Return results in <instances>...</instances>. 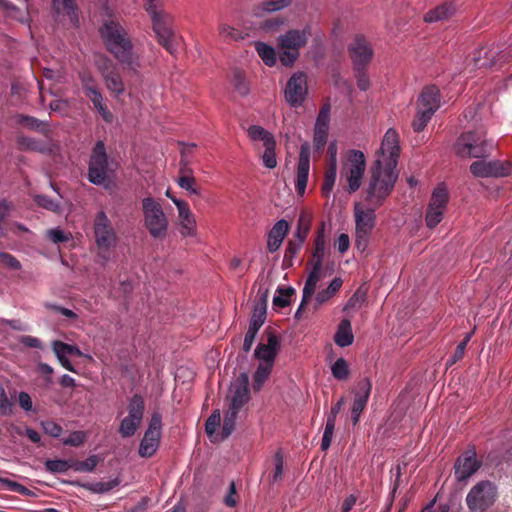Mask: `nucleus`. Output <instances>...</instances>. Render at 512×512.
Segmentation results:
<instances>
[{
    "label": "nucleus",
    "mask_w": 512,
    "mask_h": 512,
    "mask_svg": "<svg viewBox=\"0 0 512 512\" xmlns=\"http://www.w3.org/2000/svg\"><path fill=\"white\" fill-rule=\"evenodd\" d=\"M99 463L97 455H91L83 461H74L73 469L77 472H92Z\"/></svg>",
    "instance_id": "56"
},
{
    "label": "nucleus",
    "mask_w": 512,
    "mask_h": 512,
    "mask_svg": "<svg viewBox=\"0 0 512 512\" xmlns=\"http://www.w3.org/2000/svg\"><path fill=\"white\" fill-rule=\"evenodd\" d=\"M0 9L7 11L9 17L17 20L20 23H29L28 13L21 11L16 5H14L9 0H0Z\"/></svg>",
    "instance_id": "39"
},
{
    "label": "nucleus",
    "mask_w": 512,
    "mask_h": 512,
    "mask_svg": "<svg viewBox=\"0 0 512 512\" xmlns=\"http://www.w3.org/2000/svg\"><path fill=\"white\" fill-rule=\"evenodd\" d=\"M308 267H311V271L306 279L304 288H303V295H302V301L299 305V308L297 309L295 313L296 318H300V313L306 303L310 300V298L315 293V289L317 286V283L323 276V266H320L319 264H308Z\"/></svg>",
    "instance_id": "23"
},
{
    "label": "nucleus",
    "mask_w": 512,
    "mask_h": 512,
    "mask_svg": "<svg viewBox=\"0 0 512 512\" xmlns=\"http://www.w3.org/2000/svg\"><path fill=\"white\" fill-rule=\"evenodd\" d=\"M35 202L42 208H45L52 212H58L60 210V204L54 199L46 195H37Z\"/></svg>",
    "instance_id": "61"
},
{
    "label": "nucleus",
    "mask_w": 512,
    "mask_h": 512,
    "mask_svg": "<svg viewBox=\"0 0 512 512\" xmlns=\"http://www.w3.org/2000/svg\"><path fill=\"white\" fill-rule=\"evenodd\" d=\"M99 34L106 50L119 63L133 72L141 68L140 55L135 51L129 31L120 18L108 14L99 27Z\"/></svg>",
    "instance_id": "2"
},
{
    "label": "nucleus",
    "mask_w": 512,
    "mask_h": 512,
    "mask_svg": "<svg viewBox=\"0 0 512 512\" xmlns=\"http://www.w3.org/2000/svg\"><path fill=\"white\" fill-rule=\"evenodd\" d=\"M280 348L278 336L273 332H267V343H259L255 349L254 356L262 363L274 364L277 352Z\"/></svg>",
    "instance_id": "21"
},
{
    "label": "nucleus",
    "mask_w": 512,
    "mask_h": 512,
    "mask_svg": "<svg viewBox=\"0 0 512 512\" xmlns=\"http://www.w3.org/2000/svg\"><path fill=\"white\" fill-rule=\"evenodd\" d=\"M372 384L368 378H363L357 383V390L354 391V425L357 424L359 414L365 409L371 393Z\"/></svg>",
    "instance_id": "24"
},
{
    "label": "nucleus",
    "mask_w": 512,
    "mask_h": 512,
    "mask_svg": "<svg viewBox=\"0 0 512 512\" xmlns=\"http://www.w3.org/2000/svg\"><path fill=\"white\" fill-rule=\"evenodd\" d=\"M374 56L371 42L362 34L354 35V79L361 91L370 87L368 68Z\"/></svg>",
    "instance_id": "6"
},
{
    "label": "nucleus",
    "mask_w": 512,
    "mask_h": 512,
    "mask_svg": "<svg viewBox=\"0 0 512 512\" xmlns=\"http://www.w3.org/2000/svg\"><path fill=\"white\" fill-rule=\"evenodd\" d=\"M230 393L229 408L240 411L250 400L249 377L246 373H241L238 376L230 387Z\"/></svg>",
    "instance_id": "19"
},
{
    "label": "nucleus",
    "mask_w": 512,
    "mask_h": 512,
    "mask_svg": "<svg viewBox=\"0 0 512 512\" xmlns=\"http://www.w3.org/2000/svg\"><path fill=\"white\" fill-rule=\"evenodd\" d=\"M332 374L338 380H343L348 377V365L343 358H339L332 366Z\"/></svg>",
    "instance_id": "60"
},
{
    "label": "nucleus",
    "mask_w": 512,
    "mask_h": 512,
    "mask_svg": "<svg viewBox=\"0 0 512 512\" xmlns=\"http://www.w3.org/2000/svg\"><path fill=\"white\" fill-rule=\"evenodd\" d=\"M219 36L225 41H239L245 38V35L239 29L230 26L224 21L220 20L218 24Z\"/></svg>",
    "instance_id": "37"
},
{
    "label": "nucleus",
    "mask_w": 512,
    "mask_h": 512,
    "mask_svg": "<svg viewBox=\"0 0 512 512\" xmlns=\"http://www.w3.org/2000/svg\"><path fill=\"white\" fill-rule=\"evenodd\" d=\"M394 187L389 179L378 181L375 176L367 178L361 191L360 201L354 203L356 247L359 251L364 252L367 248L375 227V211L385 203Z\"/></svg>",
    "instance_id": "1"
},
{
    "label": "nucleus",
    "mask_w": 512,
    "mask_h": 512,
    "mask_svg": "<svg viewBox=\"0 0 512 512\" xmlns=\"http://www.w3.org/2000/svg\"><path fill=\"white\" fill-rule=\"evenodd\" d=\"M240 411L229 408L225 414L220 440L228 438L235 429L236 420Z\"/></svg>",
    "instance_id": "45"
},
{
    "label": "nucleus",
    "mask_w": 512,
    "mask_h": 512,
    "mask_svg": "<svg viewBox=\"0 0 512 512\" xmlns=\"http://www.w3.org/2000/svg\"><path fill=\"white\" fill-rule=\"evenodd\" d=\"M471 339V334H467L464 339L457 345L453 355L448 360V364L451 366L461 360L464 356L467 344Z\"/></svg>",
    "instance_id": "59"
},
{
    "label": "nucleus",
    "mask_w": 512,
    "mask_h": 512,
    "mask_svg": "<svg viewBox=\"0 0 512 512\" xmlns=\"http://www.w3.org/2000/svg\"><path fill=\"white\" fill-rule=\"evenodd\" d=\"M14 403L9 399L6 389L0 385V415L9 416L13 413Z\"/></svg>",
    "instance_id": "57"
},
{
    "label": "nucleus",
    "mask_w": 512,
    "mask_h": 512,
    "mask_svg": "<svg viewBox=\"0 0 512 512\" xmlns=\"http://www.w3.org/2000/svg\"><path fill=\"white\" fill-rule=\"evenodd\" d=\"M449 201V194L444 185H438L432 193L429 206L445 209Z\"/></svg>",
    "instance_id": "44"
},
{
    "label": "nucleus",
    "mask_w": 512,
    "mask_h": 512,
    "mask_svg": "<svg viewBox=\"0 0 512 512\" xmlns=\"http://www.w3.org/2000/svg\"><path fill=\"white\" fill-rule=\"evenodd\" d=\"M16 143L21 151H35L42 154H51L53 152L50 145L24 135L17 136Z\"/></svg>",
    "instance_id": "30"
},
{
    "label": "nucleus",
    "mask_w": 512,
    "mask_h": 512,
    "mask_svg": "<svg viewBox=\"0 0 512 512\" xmlns=\"http://www.w3.org/2000/svg\"><path fill=\"white\" fill-rule=\"evenodd\" d=\"M177 207L180 224L181 234L184 236H192L195 234V219L190 211L189 205L184 200H174Z\"/></svg>",
    "instance_id": "26"
},
{
    "label": "nucleus",
    "mask_w": 512,
    "mask_h": 512,
    "mask_svg": "<svg viewBox=\"0 0 512 512\" xmlns=\"http://www.w3.org/2000/svg\"><path fill=\"white\" fill-rule=\"evenodd\" d=\"M496 497V486L490 481H480L468 492L466 504L472 512H485L494 504Z\"/></svg>",
    "instance_id": "11"
},
{
    "label": "nucleus",
    "mask_w": 512,
    "mask_h": 512,
    "mask_svg": "<svg viewBox=\"0 0 512 512\" xmlns=\"http://www.w3.org/2000/svg\"><path fill=\"white\" fill-rule=\"evenodd\" d=\"M98 71L103 78L106 88L119 97L125 91V85L117 65L109 58L105 57L97 65Z\"/></svg>",
    "instance_id": "13"
},
{
    "label": "nucleus",
    "mask_w": 512,
    "mask_h": 512,
    "mask_svg": "<svg viewBox=\"0 0 512 512\" xmlns=\"http://www.w3.org/2000/svg\"><path fill=\"white\" fill-rule=\"evenodd\" d=\"M440 107V91L435 85L426 86L423 88L417 101L418 110L432 109L433 114Z\"/></svg>",
    "instance_id": "25"
},
{
    "label": "nucleus",
    "mask_w": 512,
    "mask_h": 512,
    "mask_svg": "<svg viewBox=\"0 0 512 512\" xmlns=\"http://www.w3.org/2000/svg\"><path fill=\"white\" fill-rule=\"evenodd\" d=\"M307 92V77L305 73L296 72L287 81L284 96L290 106L299 107L305 101Z\"/></svg>",
    "instance_id": "14"
},
{
    "label": "nucleus",
    "mask_w": 512,
    "mask_h": 512,
    "mask_svg": "<svg viewBox=\"0 0 512 512\" xmlns=\"http://www.w3.org/2000/svg\"><path fill=\"white\" fill-rule=\"evenodd\" d=\"M110 168L105 144L102 140L95 143L89 160L88 180L94 185H102L108 179Z\"/></svg>",
    "instance_id": "10"
},
{
    "label": "nucleus",
    "mask_w": 512,
    "mask_h": 512,
    "mask_svg": "<svg viewBox=\"0 0 512 512\" xmlns=\"http://www.w3.org/2000/svg\"><path fill=\"white\" fill-rule=\"evenodd\" d=\"M247 134L252 141H262L264 146L267 143L276 141L272 133L258 125H251L247 130Z\"/></svg>",
    "instance_id": "43"
},
{
    "label": "nucleus",
    "mask_w": 512,
    "mask_h": 512,
    "mask_svg": "<svg viewBox=\"0 0 512 512\" xmlns=\"http://www.w3.org/2000/svg\"><path fill=\"white\" fill-rule=\"evenodd\" d=\"M52 349L55 354H63L65 356L82 357V351L75 345L67 344L62 341L56 340L52 343Z\"/></svg>",
    "instance_id": "47"
},
{
    "label": "nucleus",
    "mask_w": 512,
    "mask_h": 512,
    "mask_svg": "<svg viewBox=\"0 0 512 512\" xmlns=\"http://www.w3.org/2000/svg\"><path fill=\"white\" fill-rule=\"evenodd\" d=\"M273 365L270 363H260L253 376V388L259 391L266 380L269 378Z\"/></svg>",
    "instance_id": "42"
},
{
    "label": "nucleus",
    "mask_w": 512,
    "mask_h": 512,
    "mask_svg": "<svg viewBox=\"0 0 512 512\" xmlns=\"http://www.w3.org/2000/svg\"><path fill=\"white\" fill-rule=\"evenodd\" d=\"M365 170L366 159L364 153L354 150V192L361 187Z\"/></svg>",
    "instance_id": "36"
},
{
    "label": "nucleus",
    "mask_w": 512,
    "mask_h": 512,
    "mask_svg": "<svg viewBox=\"0 0 512 512\" xmlns=\"http://www.w3.org/2000/svg\"><path fill=\"white\" fill-rule=\"evenodd\" d=\"M177 184L190 195L199 196L200 190L195 177L192 175V170L187 163L180 167V176L178 177Z\"/></svg>",
    "instance_id": "31"
},
{
    "label": "nucleus",
    "mask_w": 512,
    "mask_h": 512,
    "mask_svg": "<svg viewBox=\"0 0 512 512\" xmlns=\"http://www.w3.org/2000/svg\"><path fill=\"white\" fill-rule=\"evenodd\" d=\"M336 180V163H330L325 171L324 181L322 184V194L328 197L332 191Z\"/></svg>",
    "instance_id": "49"
},
{
    "label": "nucleus",
    "mask_w": 512,
    "mask_h": 512,
    "mask_svg": "<svg viewBox=\"0 0 512 512\" xmlns=\"http://www.w3.org/2000/svg\"><path fill=\"white\" fill-rule=\"evenodd\" d=\"M264 147L265 151L262 155L263 164L265 167L273 169L277 166L276 141L267 143V145H265Z\"/></svg>",
    "instance_id": "54"
},
{
    "label": "nucleus",
    "mask_w": 512,
    "mask_h": 512,
    "mask_svg": "<svg viewBox=\"0 0 512 512\" xmlns=\"http://www.w3.org/2000/svg\"><path fill=\"white\" fill-rule=\"evenodd\" d=\"M444 212L445 209L428 205L425 217L426 225L429 228H435L442 221Z\"/></svg>",
    "instance_id": "55"
},
{
    "label": "nucleus",
    "mask_w": 512,
    "mask_h": 512,
    "mask_svg": "<svg viewBox=\"0 0 512 512\" xmlns=\"http://www.w3.org/2000/svg\"><path fill=\"white\" fill-rule=\"evenodd\" d=\"M16 123L28 130L36 131L42 134L48 133V124L36 117L18 114L15 117Z\"/></svg>",
    "instance_id": "33"
},
{
    "label": "nucleus",
    "mask_w": 512,
    "mask_h": 512,
    "mask_svg": "<svg viewBox=\"0 0 512 512\" xmlns=\"http://www.w3.org/2000/svg\"><path fill=\"white\" fill-rule=\"evenodd\" d=\"M310 153V144L308 142L303 143L300 146L295 177V189L300 197H303L306 192L310 171Z\"/></svg>",
    "instance_id": "16"
},
{
    "label": "nucleus",
    "mask_w": 512,
    "mask_h": 512,
    "mask_svg": "<svg viewBox=\"0 0 512 512\" xmlns=\"http://www.w3.org/2000/svg\"><path fill=\"white\" fill-rule=\"evenodd\" d=\"M455 153L462 157H488L493 149V142L474 131L463 133L454 145Z\"/></svg>",
    "instance_id": "9"
},
{
    "label": "nucleus",
    "mask_w": 512,
    "mask_h": 512,
    "mask_svg": "<svg viewBox=\"0 0 512 512\" xmlns=\"http://www.w3.org/2000/svg\"><path fill=\"white\" fill-rule=\"evenodd\" d=\"M308 267H311V271L306 279L304 288H303V295H302V301L299 305V308L297 309L295 313L296 318H300V313L306 303L310 300V298L315 293V289L317 286V283L323 276V266H320L319 264H308Z\"/></svg>",
    "instance_id": "22"
},
{
    "label": "nucleus",
    "mask_w": 512,
    "mask_h": 512,
    "mask_svg": "<svg viewBox=\"0 0 512 512\" xmlns=\"http://www.w3.org/2000/svg\"><path fill=\"white\" fill-rule=\"evenodd\" d=\"M330 121V105L324 104L317 116L315 130H314V146L315 149L320 151L324 148L328 139Z\"/></svg>",
    "instance_id": "20"
},
{
    "label": "nucleus",
    "mask_w": 512,
    "mask_h": 512,
    "mask_svg": "<svg viewBox=\"0 0 512 512\" xmlns=\"http://www.w3.org/2000/svg\"><path fill=\"white\" fill-rule=\"evenodd\" d=\"M145 10L150 15L152 28L158 43L170 54L177 51V37L172 30L170 15L160 9L162 0H143Z\"/></svg>",
    "instance_id": "4"
},
{
    "label": "nucleus",
    "mask_w": 512,
    "mask_h": 512,
    "mask_svg": "<svg viewBox=\"0 0 512 512\" xmlns=\"http://www.w3.org/2000/svg\"><path fill=\"white\" fill-rule=\"evenodd\" d=\"M329 253L326 247V238L324 233V224L317 231V235L314 241V251L311 259L307 262L308 264H319L323 266L326 255Z\"/></svg>",
    "instance_id": "29"
},
{
    "label": "nucleus",
    "mask_w": 512,
    "mask_h": 512,
    "mask_svg": "<svg viewBox=\"0 0 512 512\" xmlns=\"http://www.w3.org/2000/svg\"><path fill=\"white\" fill-rule=\"evenodd\" d=\"M45 468L50 473H65L73 469V462L63 459H49L45 462Z\"/></svg>",
    "instance_id": "48"
},
{
    "label": "nucleus",
    "mask_w": 512,
    "mask_h": 512,
    "mask_svg": "<svg viewBox=\"0 0 512 512\" xmlns=\"http://www.w3.org/2000/svg\"><path fill=\"white\" fill-rule=\"evenodd\" d=\"M342 279L341 278H334L330 285L317 293L316 295V303L317 305H322L325 302H327L330 298H332L341 288L342 286Z\"/></svg>",
    "instance_id": "40"
},
{
    "label": "nucleus",
    "mask_w": 512,
    "mask_h": 512,
    "mask_svg": "<svg viewBox=\"0 0 512 512\" xmlns=\"http://www.w3.org/2000/svg\"><path fill=\"white\" fill-rule=\"evenodd\" d=\"M312 30L309 25L302 29H290L277 38L279 61L285 67H292L300 56V50L306 46Z\"/></svg>",
    "instance_id": "5"
},
{
    "label": "nucleus",
    "mask_w": 512,
    "mask_h": 512,
    "mask_svg": "<svg viewBox=\"0 0 512 512\" xmlns=\"http://www.w3.org/2000/svg\"><path fill=\"white\" fill-rule=\"evenodd\" d=\"M481 467V462L477 460L475 450H467L459 456L455 462V477L458 481H465L470 478Z\"/></svg>",
    "instance_id": "18"
},
{
    "label": "nucleus",
    "mask_w": 512,
    "mask_h": 512,
    "mask_svg": "<svg viewBox=\"0 0 512 512\" xmlns=\"http://www.w3.org/2000/svg\"><path fill=\"white\" fill-rule=\"evenodd\" d=\"M92 102L95 110L102 117L106 123H111L114 119L112 112L108 109L104 103L103 96L99 91H91V94L87 96Z\"/></svg>",
    "instance_id": "34"
},
{
    "label": "nucleus",
    "mask_w": 512,
    "mask_h": 512,
    "mask_svg": "<svg viewBox=\"0 0 512 512\" xmlns=\"http://www.w3.org/2000/svg\"><path fill=\"white\" fill-rule=\"evenodd\" d=\"M119 484L120 480L115 478L107 482H97L90 487V490L94 493H106L117 487Z\"/></svg>",
    "instance_id": "62"
},
{
    "label": "nucleus",
    "mask_w": 512,
    "mask_h": 512,
    "mask_svg": "<svg viewBox=\"0 0 512 512\" xmlns=\"http://www.w3.org/2000/svg\"><path fill=\"white\" fill-rule=\"evenodd\" d=\"M255 49H256L258 55L260 56V58L262 59V61L267 66L272 67L276 64V62H277L276 51L272 46H270L264 42H257L255 44Z\"/></svg>",
    "instance_id": "38"
},
{
    "label": "nucleus",
    "mask_w": 512,
    "mask_h": 512,
    "mask_svg": "<svg viewBox=\"0 0 512 512\" xmlns=\"http://www.w3.org/2000/svg\"><path fill=\"white\" fill-rule=\"evenodd\" d=\"M277 293L278 295H275L273 298V305L278 308H284L290 304V297L295 294V289L293 287H279Z\"/></svg>",
    "instance_id": "52"
},
{
    "label": "nucleus",
    "mask_w": 512,
    "mask_h": 512,
    "mask_svg": "<svg viewBox=\"0 0 512 512\" xmlns=\"http://www.w3.org/2000/svg\"><path fill=\"white\" fill-rule=\"evenodd\" d=\"M141 421L126 416L120 424L119 433L123 438L131 437L139 428Z\"/></svg>",
    "instance_id": "50"
},
{
    "label": "nucleus",
    "mask_w": 512,
    "mask_h": 512,
    "mask_svg": "<svg viewBox=\"0 0 512 512\" xmlns=\"http://www.w3.org/2000/svg\"><path fill=\"white\" fill-rule=\"evenodd\" d=\"M221 423V415L219 410H215L211 413V415L207 418L205 423V432L209 436L212 442L221 441L218 435H216V431Z\"/></svg>",
    "instance_id": "41"
},
{
    "label": "nucleus",
    "mask_w": 512,
    "mask_h": 512,
    "mask_svg": "<svg viewBox=\"0 0 512 512\" xmlns=\"http://www.w3.org/2000/svg\"><path fill=\"white\" fill-rule=\"evenodd\" d=\"M285 22L284 18L281 17H273L270 19H266L260 24V28L266 32H273L279 29Z\"/></svg>",
    "instance_id": "64"
},
{
    "label": "nucleus",
    "mask_w": 512,
    "mask_h": 512,
    "mask_svg": "<svg viewBox=\"0 0 512 512\" xmlns=\"http://www.w3.org/2000/svg\"><path fill=\"white\" fill-rule=\"evenodd\" d=\"M94 236L98 256L104 261H108L111 256V249L116 246L118 238L111 220L104 211H99L95 216Z\"/></svg>",
    "instance_id": "7"
},
{
    "label": "nucleus",
    "mask_w": 512,
    "mask_h": 512,
    "mask_svg": "<svg viewBox=\"0 0 512 512\" xmlns=\"http://www.w3.org/2000/svg\"><path fill=\"white\" fill-rule=\"evenodd\" d=\"M334 341L340 347H346L352 344L351 323L348 318H344L340 322L337 332L334 336Z\"/></svg>",
    "instance_id": "35"
},
{
    "label": "nucleus",
    "mask_w": 512,
    "mask_h": 512,
    "mask_svg": "<svg viewBox=\"0 0 512 512\" xmlns=\"http://www.w3.org/2000/svg\"><path fill=\"white\" fill-rule=\"evenodd\" d=\"M87 438V434L84 431H74L72 432L68 438L63 440L64 445L79 447L81 446Z\"/></svg>",
    "instance_id": "63"
},
{
    "label": "nucleus",
    "mask_w": 512,
    "mask_h": 512,
    "mask_svg": "<svg viewBox=\"0 0 512 512\" xmlns=\"http://www.w3.org/2000/svg\"><path fill=\"white\" fill-rule=\"evenodd\" d=\"M400 153L398 134L394 129H389L382 140L380 154L374 160L369 170V177L375 176L378 181L391 180L395 186L398 179L396 170Z\"/></svg>",
    "instance_id": "3"
},
{
    "label": "nucleus",
    "mask_w": 512,
    "mask_h": 512,
    "mask_svg": "<svg viewBox=\"0 0 512 512\" xmlns=\"http://www.w3.org/2000/svg\"><path fill=\"white\" fill-rule=\"evenodd\" d=\"M161 429L162 417L159 413H154L139 446V455L141 457L149 458L155 454L160 444Z\"/></svg>",
    "instance_id": "12"
},
{
    "label": "nucleus",
    "mask_w": 512,
    "mask_h": 512,
    "mask_svg": "<svg viewBox=\"0 0 512 512\" xmlns=\"http://www.w3.org/2000/svg\"><path fill=\"white\" fill-rule=\"evenodd\" d=\"M232 84L235 91L241 96H246L250 91L249 84L239 69L233 71Z\"/></svg>",
    "instance_id": "51"
},
{
    "label": "nucleus",
    "mask_w": 512,
    "mask_h": 512,
    "mask_svg": "<svg viewBox=\"0 0 512 512\" xmlns=\"http://www.w3.org/2000/svg\"><path fill=\"white\" fill-rule=\"evenodd\" d=\"M142 212L144 216V226L150 236L154 239L164 238L168 230V219L161 204L150 196L145 197L142 200Z\"/></svg>",
    "instance_id": "8"
},
{
    "label": "nucleus",
    "mask_w": 512,
    "mask_h": 512,
    "mask_svg": "<svg viewBox=\"0 0 512 512\" xmlns=\"http://www.w3.org/2000/svg\"><path fill=\"white\" fill-rule=\"evenodd\" d=\"M52 9L57 15H66L74 25L78 23L76 0H52Z\"/></svg>",
    "instance_id": "32"
},
{
    "label": "nucleus",
    "mask_w": 512,
    "mask_h": 512,
    "mask_svg": "<svg viewBox=\"0 0 512 512\" xmlns=\"http://www.w3.org/2000/svg\"><path fill=\"white\" fill-rule=\"evenodd\" d=\"M432 116H433L432 109H427L425 111L417 109L416 117L414 118V120L412 122V127H413L414 131L415 132L423 131L425 129V127L427 126L428 122L431 120Z\"/></svg>",
    "instance_id": "53"
},
{
    "label": "nucleus",
    "mask_w": 512,
    "mask_h": 512,
    "mask_svg": "<svg viewBox=\"0 0 512 512\" xmlns=\"http://www.w3.org/2000/svg\"><path fill=\"white\" fill-rule=\"evenodd\" d=\"M289 231V224L286 220L277 221L268 233L267 249L269 252H276Z\"/></svg>",
    "instance_id": "27"
},
{
    "label": "nucleus",
    "mask_w": 512,
    "mask_h": 512,
    "mask_svg": "<svg viewBox=\"0 0 512 512\" xmlns=\"http://www.w3.org/2000/svg\"><path fill=\"white\" fill-rule=\"evenodd\" d=\"M470 171L475 177H505L510 173V164L499 160L475 161L470 165Z\"/></svg>",
    "instance_id": "17"
},
{
    "label": "nucleus",
    "mask_w": 512,
    "mask_h": 512,
    "mask_svg": "<svg viewBox=\"0 0 512 512\" xmlns=\"http://www.w3.org/2000/svg\"><path fill=\"white\" fill-rule=\"evenodd\" d=\"M267 315V300L266 297H262L253 309V313L249 322L248 331L246 332L243 351L249 352L254 343L255 337L266 320Z\"/></svg>",
    "instance_id": "15"
},
{
    "label": "nucleus",
    "mask_w": 512,
    "mask_h": 512,
    "mask_svg": "<svg viewBox=\"0 0 512 512\" xmlns=\"http://www.w3.org/2000/svg\"><path fill=\"white\" fill-rule=\"evenodd\" d=\"M455 12L456 7L453 2H444L429 10L424 16V21L427 23H434L448 20L455 14Z\"/></svg>",
    "instance_id": "28"
},
{
    "label": "nucleus",
    "mask_w": 512,
    "mask_h": 512,
    "mask_svg": "<svg viewBox=\"0 0 512 512\" xmlns=\"http://www.w3.org/2000/svg\"><path fill=\"white\" fill-rule=\"evenodd\" d=\"M144 409L145 403L143 398L140 395L135 394L129 401L127 416L142 421Z\"/></svg>",
    "instance_id": "46"
},
{
    "label": "nucleus",
    "mask_w": 512,
    "mask_h": 512,
    "mask_svg": "<svg viewBox=\"0 0 512 512\" xmlns=\"http://www.w3.org/2000/svg\"><path fill=\"white\" fill-rule=\"evenodd\" d=\"M293 0H266L259 7L264 12H275L288 7Z\"/></svg>",
    "instance_id": "58"
}]
</instances>
